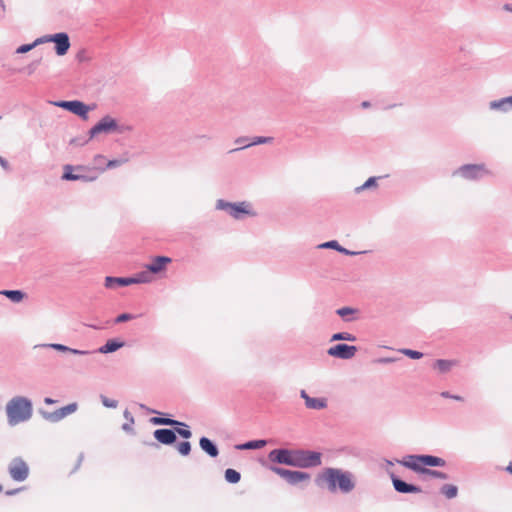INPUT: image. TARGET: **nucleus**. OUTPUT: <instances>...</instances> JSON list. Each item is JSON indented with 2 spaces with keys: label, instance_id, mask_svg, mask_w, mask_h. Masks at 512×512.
<instances>
[{
  "label": "nucleus",
  "instance_id": "6e6552de",
  "mask_svg": "<svg viewBox=\"0 0 512 512\" xmlns=\"http://www.w3.org/2000/svg\"><path fill=\"white\" fill-rule=\"evenodd\" d=\"M172 262L171 258L166 256H157L151 259V262L147 264L146 270L141 273H147L149 282L153 280L152 274H159L166 270L168 264Z\"/></svg>",
  "mask_w": 512,
  "mask_h": 512
},
{
  "label": "nucleus",
  "instance_id": "f257e3e1",
  "mask_svg": "<svg viewBox=\"0 0 512 512\" xmlns=\"http://www.w3.org/2000/svg\"><path fill=\"white\" fill-rule=\"evenodd\" d=\"M400 464L414 472L426 474L434 478L446 480L447 474L428 469L427 467H442L445 465V460L432 455H409L405 457Z\"/></svg>",
  "mask_w": 512,
  "mask_h": 512
},
{
  "label": "nucleus",
  "instance_id": "473e14b6",
  "mask_svg": "<svg viewBox=\"0 0 512 512\" xmlns=\"http://www.w3.org/2000/svg\"><path fill=\"white\" fill-rule=\"evenodd\" d=\"M270 142H272L271 137H256L252 142L246 144L245 147H249V146L257 145V144H265V143H270Z\"/></svg>",
  "mask_w": 512,
  "mask_h": 512
},
{
  "label": "nucleus",
  "instance_id": "de8ad7c7",
  "mask_svg": "<svg viewBox=\"0 0 512 512\" xmlns=\"http://www.w3.org/2000/svg\"><path fill=\"white\" fill-rule=\"evenodd\" d=\"M452 399L457 400V401H462L463 400V398L461 396H458V395H453Z\"/></svg>",
  "mask_w": 512,
  "mask_h": 512
},
{
  "label": "nucleus",
  "instance_id": "e433bc0d",
  "mask_svg": "<svg viewBox=\"0 0 512 512\" xmlns=\"http://www.w3.org/2000/svg\"><path fill=\"white\" fill-rule=\"evenodd\" d=\"M176 431H177V433H178L180 436H182L183 438H186V439L190 438V437H191V435H192V434H191V431H190L189 429H181V428H179V429H177Z\"/></svg>",
  "mask_w": 512,
  "mask_h": 512
},
{
  "label": "nucleus",
  "instance_id": "a878e982",
  "mask_svg": "<svg viewBox=\"0 0 512 512\" xmlns=\"http://www.w3.org/2000/svg\"><path fill=\"white\" fill-rule=\"evenodd\" d=\"M150 422L155 425H169V426L183 425L182 423H180L176 420H173L170 418H163V417H153L150 419Z\"/></svg>",
  "mask_w": 512,
  "mask_h": 512
},
{
  "label": "nucleus",
  "instance_id": "5701e85b",
  "mask_svg": "<svg viewBox=\"0 0 512 512\" xmlns=\"http://www.w3.org/2000/svg\"><path fill=\"white\" fill-rule=\"evenodd\" d=\"M77 409V405L75 403L73 404H69L65 407H62L60 408L58 411H56L53 415V419L54 420H60L64 417H66L67 415L75 412Z\"/></svg>",
  "mask_w": 512,
  "mask_h": 512
},
{
  "label": "nucleus",
  "instance_id": "ea45409f",
  "mask_svg": "<svg viewBox=\"0 0 512 512\" xmlns=\"http://www.w3.org/2000/svg\"><path fill=\"white\" fill-rule=\"evenodd\" d=\"M321 247H331V248H337L338 249V243L336 241H330V242H327V243L321 245ZM339 250L342 251L341 248H339Z\"/></svg>",
  "mask_w": 512,
  "mask_h": 512
},
{
  "label": "nucleus",
  "instance_id": "09e8293b",
  "mask_svg": "<svg viewBox=\"0 0 512 512\" xmlns=\"http://www.w3.org/2000/svg\"><path fill=\"white\" fill-rule=\"evenodd\" d=\"M55 347H56L57 349H60V350H66V349H67V347H65V346H63V345H55Z\"/></svg>",
  "mask_w": 512,
  "mask_h": 512
},
{
  "label": "nucleus",
  "instance_id": "39448f33",
  "mask_svg": "<svg viewBox=\"0 0 512 512\" xmlns=\"http://www.w3.org/2000/svg\"><path fill=\"white\" fill-rule=\"evenodd\" d=\"M148 282L149 277L147 273H138L134 277L127 278L108 276L105 278V287L108 289H115L117 287Z\"/></svg>",
  "mask_w": 512,
  "mask_h": 512
},
{
  "label": "nucleus",
  "instance_id": "79ce46f5",
  "mask_svg": "<svg viewBox=\"0 0 512 512\" xmlns=\"http://www.w3.org/2000/svg\"><path fill=\"white\" fill-rule=\"evenodd\" d=\"M22 489H23V488H18V489H13V490H8V491H6V492H5V494H6V495H8V496H12V495H14V494L18 493L19 491H21Z\"/></svg>",
  "mask_w": 512,
  "mask_h": 512
},
{
  "label": "nucleus",
  "instance_id": "603ef678",
  "mask_svg": "<svg viewBox=\"0 0 512 512\" xmlns=\"http://www.w3.org/2000/svg\"><path fill=\"white\" fill-rule=\"evenodd\" d=\"M369 105H370L369 102H366V101L362 103V107H364V108L369 107Z\"/></svg>",
  "mask_w": 512,
  "mask_h": 512
},
{
  "label": "nucleus",
  "instance_id": "423d86ee",
  "mask_svg": "<svg viewBox=\"0 0 512 512\" xmlns=\"http://www.w3.org/2000/svg\"><path fill=\"white\" fill-rule=\"evenodd\" d=\"M8 472L14 481H25L29 476L28 464L21 458H14L8 465Z\"/></svg>",
  "mask_w": 512,
  "mask_h": 512
},
{
  "label": "nucleus",
  "instance_id": "cd10ccee",
  "mask_svg": "<svg viewBox=\"0 0 512 512\" xmlns=\"http://www.w3.org/2000/svg\"><path fill=\"white\" fill-rule=\"evenodd\" d=\"M43 43V38H38L36 39L33 43L31 44H24V45H21L17 48L16 50V53L18 54H24V53H27L29 51H31L34 47H36L37 45Z\"/></svg>",
  "mask_w": 512,
  "mask_h": 512
},
{
  "label": "nucleus",
  "instance_id": "4be33fe9",
  "mask_svg": "<svg viewBox=\"0 0 512 512\" xmlns=\"http://www.w3.org/2000/svg\"><path fill=\"white\" fill-rule=\"evenodd\" d=\"M455 365L456 361L439 359L435 361L433 367L440 373H446Z\"/></svg>",
  "mask_w": 512,
  "mask_h": 512
},
{
  "label": "nucleus",
  "instance_id": "a211bd4d",
  "mask_svg": "<svg viewBox=\"0 0 512 512\" xmlns=\"http://www.w3.org/2000/svg\"><path fill=\"white\" fill-rule=\"evenodd\" d=\"M392 483L397 492L400 493H420L421 489L418 486L408 484L395 476H392Z\"/></svg>",
  "mask_w": 512,
  "mask_h": 512
},
{
  "label": "nucleus",
  "instance_id": "a18cd8bd",
  "mask_svg": "<svg viewBox=\"0 0 512 512\" xmlns=\"http://www.w3.org/2000/svg\"><path fill=\"white\" fill-rule=\"evenodd\" d=\"M236 143H237V144L242 145V147H241V148H245V145L247 144V143H246V140H245L244 138H238V139L236 140Z\"/></svg>",
  "mask_w": 512,
  "mask_h": 512
},
{
  "label": "nucleus",
  "instance_id": "dca6fc26",
  "mask_svg": "<svg viewBox=\"0 0 512 512\" xmlns=\"http://www.w3.org/2000/svg\"><path fill=\"white\" fill-rule=\"evenodd\" d=\"M301 397L305 400V405L309 409H324L327 406V401L325 398H312L310 397L305 390H302L300 393Z\"/></svg>",
  "mask_w": 512,
  "mask_h": 512
},
{
  "label": "nucleus",
  "instance_id": "7c9ffc66",
  "mask_svg": "<svg viewBox=\"0 0 512 512\" xmlns=\"http://www.w3.org/2000/svg\"><path fill=\"white\" fill-rule=\"evenodd\" d=\"M355 339H356L355 336L348 332L336 333L331 338L332 341H336V340L355 341Z\"/></svg>",
  "mask_w": 512,
  "mask_h": 512
},
{
  "label": "nucleus",
  "instance_id": "9b49d317",
  "mask_svg": "<svg viewBox=\"0 0 512 512\" xmlns=\"http://www.w3.org/2000/svg\"><path fill=\"white\" fill-rule=\"evenodd\" d=\"M357 351L356 346H350L347 344H337L328 349V354L332 357L340 359H350Z\"/></svg>",
  "mask_w": 512,
  "mask_h": 512
},
{
  "label": "nucleus",
  "instance_id": "2eb2a0df",
  "mask_svg": "<svg viewBox=\"0 0 512 512\" xmlns=\"http://www.w3.org/2000/svg\"><path fill=\"white\" fill-rule=\"evenodd\" d=\"M462 177L466 179H476L485 173L483 165H464L457 171Z\"/></svg>",
  "mask_w": 512,
  "mask_h": 512
},
{
  "label": "nucleus",
  "instance_id": "2f4dec72",
  "mask_svg": "<svg viewBox=\"0 0 512 512\" xmlns=\"http://www.w3.org/2000/svg\"><path fill=\"white\" fill-rule=\"evenodd\" d=\"M177 450L181 455L186 456L190 453L191 445L188 441L181 442L177 445Z\"/></svg>",
  "mask_w": 512,
  "mask_h": 512
},
{
  "label": "nucleus",
  "instance_id": "5fc2aeb1",
  "mask_svg": "<svg viewBox=\"0 0 512 512\" xmlns=\"http://www.w3.org/2000/svg\"><path fill=\"white\" fill-rule=\"evenodd\" d=\"M0 5L2 6L3 9H5V5H4L3 0H0Z\"/></svg>",
  "mask_w": 512,
  "mask_h": 512
},
{
  "label": "nucleus",
  "instance_id": "b1692460",
  "mask_svg": "<svg viewBox=\"0 0 512 512\" xmlns=\"http://www.w3.org/2000/svg\"><path fill=\"white\" fill-rule=\"evenodd\" d=\"M0 293L13 302H20L25 298V294L20 290H4Z\"/></svg>",
  "mask_w": 512,
  "mask_h": 512
},
{
  "label": "nucleus",
  "instance_id": "0eeeda50",
  "mask_svg": "<svg viewBox=\"0 0 512 512\" xmlns=\"http://www.w3.org/2000/svg\"><path fill=\"white\" fill-rule=\"evenodd\" d=\"M42 38H43V43H46V42H54L55 43L56 54L59 56L65 55L70 48L69 37L66 33H63V32L56 33L53 35L44 36Z\"/></svg>",
  "mask_w": 512,
  "mask_h": 512
},
{
  "label": "nucleus",
  "instance_id": "1a4fd4ad",
  "mask_svg": "<svg viewBox=\"0 0 512 512\" xmlns=\"http://www.w3.org/2000/svg\"><path fill=\"white\" fill-rule=\"evenodd\" d=\"M271 471L285 479L290 484H297L310 479L308 473L301 471H291L280 467H271Z\"/></svg>",
  "mask_w": 512,
  "mask_h": 512
},
{
  "label": "nucleus",
  "instance_id": "f8f14e48",
  "mask_svg": "<svg viewBox=\"0 0 512 512\" xmlns=\"http://www.w3.org/2000/svg\"><path fill=\"white\" fill-rule=\"evenodd\" d=\"M116 128V121L110 116H105L90 130V136L94 137L100 133H108L116 130Z\"/></svg>",
  "mask_w": 512,
  "mask_h": 512
},
{
  "label": "nucleus",
  "instance_id": "20e7f679",
  "mask_svg": "<svg viewBox=\"0 0 512 512\" xmlns=\"http://www.w3.org/2000/svg\"><path fill=\"white\" fill-rule=\"evenodd\" d=\"M321 464L320 454L317 452L292 450V466L294 467H311Z\"/></svg>",
  "mask_w": 512,
  "mask_h": 512
},
{
  "label": "nucleus",
  "instance_id": "a19ab883",
  "mask_svg": "<svg viewBox=\"0 0 512 512\" xmlns=\"http://www.w3.org/2000/svg\"><path fill=\"white\" fill-rule=\"evenodd\" d=\"M104 160H105V157H104L103 155H96V156L94 157V162H95L96 164H98V165L103 164Z\"/></svg>",
  "mask_w": 512,
  "mask_h": 512
},
{
  "label": "nucleus",
  "instance_id": "8fccbe9b",
  "mask_svg": "<svg viewBox=\"0 0 512 512\" xmlns=\"http://www.w3.org/2000/svg\"><path fill=\"white\" fill-rule=\"evenodd\" d=\"M53 402H54V401H53L52 399H50V398H46V399H45V403H47V404H51V403H53Z\"/></svg>",
  "mask_w": 512,
  "mask_h": 512
},
{
  "label": "nucleus",
  "instance_id": "7ed1b4c3",
  "mask_svg": "<svg viewBox=\"0 0 512 512\" xmlns=\"http://www.w3.org/2000/svg\"><path fill=\"white\" fill-rule=\"evenodd\" d=\"M320 479L327 483L330 491H335L339 488L342 492L348 493L355 486L350 473L335 468L324 470L320 475Z\"/></svg>",
  "mask_w": 512,
  "mask_h": 512
},
{
  "label": "nucleus",
  "instance_id": "3c124183",
  "mask_svg": "<svg viewBox=\"0 0 512 512\" xmlns=\"http://www.w3.org/2000/svg\"><path fill=\"white\" fill-rule=\"evenodd\" d=\"M123 429L127 430V431L131 430V428L128 424L123 425Z\"/></svg>",
  "mask_w": 512,
  "mask_h": 512
},
{
  "label": "nucleus",
  "instance_id": "ddd939ff",
  "mask_svg": "<svg viewBox=\"0 0 512 512\" xmlns=\"http://www.w3.org/2000/svg\"><path fill=\"white\" fill-rule=\"evenodd\" d=\"M73 170L85 171V170H87V168L85 166L73 167L71 165H65L62 179L68 180V181H75V180L93 181V180H95V177H87V176L80 175V174H74Z\"/></svg>",
  "mask_w": 512,
  "mask_h": 512
},
{
  "label": "nucleus",
  "instance_id": "72a5a7b5",
  "mask_svg": "<svg viewBox=\"0 0 512 512\" xmlns=\"http://www.w3.org/2000/svg\"><path fill=\"white\" fill-rule=\"evenodd\" d=\"M402 353L412 359H420L423 354L421 352L411 350V349H404L402 350Z\"/></svg>",
  "mask_w": 512,
  "mask_h": 512
},
{
  "label": "nucleus",
  "instance_id": "4d7b16f0",
  "mask_svg": "<svg viewBox=\"0 0 512 512\" xmlns=\"http://www.w3.org/2000/svg\"><path fill=\"white\" fill-rule=\"evenodd\" d=\"M509 470L512 471V467H509Z\"/></svg>",
  "mask_w": 512,
  "mask_h": 512
},
{
  "label": "nucleus",
  "instance_id": "c85d7f7f",
  "mask_svg": "<svg viewBox=\"0 0 512 512\" xmlns=\"http://www.w3.org/2000/svg\"><path fill=\"white\" fill-rule=\"evenodd\" d=\"M266 445L265 440L249 441L245 444L240 445L239 449H260Z\"/></svg>",
  "mask_w": 512,
  "mask_h": 512
},
{
  "label": "nucleus",
  "instance_id": "37998d69",
  "mask_svg": "<svg viewBox=\"0 0 512 512\" xmlns=\"http://www.w3.org/2000/svg\"><path fill=\"white\" fill-rule=\"evenodd\" d=\"M103 403L108 406V407H116L117 405V402L112 400V401H107V400H104Z\"/></svg>",
  "mask_w": 512,
  "mask_h": 512
},
{
  "label": "nucleus",
  "instance_id": "c756f323",
  "mask_svg": "<svg viewBox=\"0 0 512 512\" xmlns=\"http://www.w3.org/2000/svg\"><path fill=\"white\" fill-rule=\"evenodd\" d=\"M240 473L234 469H227L225 471V479L230 483H237L240 481Z\"/></svg>",
  "mask_w": 512,
  "mask_h": 512
},
{
  "label": "nucleus",
  "instance_id": "9d476101",
  "mask_svg": "<svg viewBox=\"0 0 512 512\" xmlns=\"http://www.w3.org/2000/svg\"><path fill=\"white\" fill-rule=\"evenodd\" d=\"M54 105L64 108L85 120L88 118V112L90 111V108L87 105L78 100L54 102Z\"/></svg>",
  "mask_w": 512,
  "mask_h": 512
},
{
  "label": "nucleus",
  "instance_id": "c9c22d12",
  "mask_svg": "<svg viewBox=\"0 0 512 512\" xmlns=\"http://www.w3.org/2000/svg\"><path fill=\"white\" fill-rule=\"evenodd\" d=\"M131 319H133V316L131 314L123 313V314H120L116 318V322L117 323H122V322H125V321H128V320H131Z\"/></svg>",
  "mask_w": 512,
  "mask_h": 512
},
{
  "label": "nucleus",
  "instance_id": "412c9836",
  "mask_svg": "<svg viewBox=\"0 0 512 512\" xmlns=\"http://www.w3.org/2000/svg\"><path fill=\"white\" fill-rule=\"evenodd\" d=\"M199 444L200 447L211 457H216L218 455V449L208 438L202 437L199 441Z\"/></svg>",
  "mask_w": 512,
  "mask_h": 512
},
{
  "label": "nucleus",
  "instance_id": "393cba45",
  "mask_svg": "<svg viewBox=\"0 0 512 512\" xmlns=\"http://www.w3.org/2000/svg\"><path fill=\"white\" fill-rule=\"evenodd\" d=\"M124 345V343L122 342H117L115 340H109L106 342L105 345H103L99 351L101 353H111V352H114L116 350H118L119 348H121L122 346Z\"/></svg>",
  "mask_w": 512,
  "mask_h": 512
},
{
  "label": "nucleus",
  "instance_id": "aec40b11",
  "mask_svg": "<svg viewBox=\"0 0 512 512\" xmlns=\"http://www.w3.org/2000/svg\"><path fill=\"white\" fill-rule=\"evenodd\" d=\"M490 107L492 109H498L503 112H508L512 110V96L503 98L499 101L491 102Z\"/></svg>",
  "mask_w": 512,
  "mask_h": 512
},
{
  "label": "nucleus",
  "instance_id": "6ab92c4d",
  "mask_svg": "<svg viewBox=\"0 0 512 512\" xmlns=\"http://www.w3.org/2000/svg\"><path fill=\"white\" fill-rule=\"evenodd\" d=\"M230 215L236 219L240 218L242 214L253 215L250 211V205L242 202L237 204H228Z\"/></svg>",
  "mask_w": 512,
  "mask_h": 512
},
{
  "label": "nucleus",
  "instance_id": "864d4df0",
  "mask_svg": "<svg viewBox=\"0 0 512 512\" xmlns=\"http://www.w3.org/2000/svg\"><path fill=\"white\" fill-rule=\"evenodd\" d=\"M73 353L75 354H84L85 352L83 351H78V350H72Z\"/></svg>",
  "mask_w": 512,
  "mask_h": 512
},
{
  "label": "nucleus",
  "instance_id": "f704fd0d",
  "mask_svg": "<svg viewBox=\"0 0 512 512\" xmlns=\"http://www.w3.org/2000/svg\"><path fill=\"white\" fill-rule=\"evenodd\" d=\"M376 185V178L370 177L361 187H359L357 190H364L368 189L370 187H373Z\"/></svg>",
  "mask_w": 512,
  "mask_h": 512
},
{
  "label": "nucleus",
  "instance_id": "c03bdc74",
  "mask_svg": "<svg viewBox=\"0 0 512 512\" xmlns=\"http://www.w3.org/2000/svg\"><path fill=\"white\" fill-rule=\"evenodd\" d=\"M0 165L4 168V169H8L9 168V165H8V162L3 159L1 156H0Z\"/></svg>",
  "mask_w": 512,
  "mask_h": 512
},
{
  "label": "nucleus",
  "instance_id": "58836bf2",
  "mask_svg": "<svg viewBox=\"0 0 512 512\" xmlns=\"http://www.w3.org/2000/svg\"><path fill=\"white\" fill-rule=\"evenodd\" d=\"M121 164V161L119 160H109L106 164L107 168H114L116 166H119Z\"/></svg>",
  "mask_w": 512,
  "mask_h": 512
},
{
  "label": "nucleus",
  "instance_id": "4468645a",
  "mask_svg": "<svg viewBox=\"0 0 512 512\" xmlns=\"http://www.w3.org/2000/svg\"><path fill=\"white\" fill-rule=\"evenodd\" d=\"M269 459L272 462L292 466V450L275 449L269 453Z\"/></svg>",
  "mask_w": 512,
  "mask_h": 512
},
{
  "label": "nucleus",
  "instance_id": "bb28decb",
  "mask_svg": "<svg viewBox=\"0 0 512 512\" xmlns=\"http://www.w3.org/2000/svg\"><path fill=\"white\" fill-rule=\"evenodd\" d=\"M441 492L446 498L452 499L457 496L458 488L452 484H446L441 488Z\"/></svg>",
  "mask_w": 512,
  "mask_h": 512
},
{
  "label": "nucleus",
  "instance_id": "f03ea898",
  "mask_svg": "<svg viewBox=\"0 0 512 512\" xmlns=\"http://www.w3.org/2000/svg\"><path fill=\"white\" fill-rule=\"evenodd\" d=\"M6 414L10 425L27 421L32 415V404L24 397H14L6 405Z\"/></svg>",
  "mask_w": 512,
  "mask_h": 512
},
{
  "label": "nucleus",
  "instance_id": "f3484780",
  "mask_svg": "<svg viewBox=\"0 0 512 512\" xmlns=\"http://www.w3.org/2000/svg\"><path fill=\"white\" fill-rule=\"evenodd\" d=\"M155 439L161 444L170 445L175 442L176 434L170 429H157L154 431Z\"/></svg>",
  "mask_w": 512,
  "mask_h": 512
},
{
  "label": "nucleus",
  "instance_id": "4c0bfd02",
  "mask_svg": "<svg viewBox=\"0 0 512 512\" xmlns=\"http://www.w3.org/2000/svg\"><path fill=\"white\" fill-rule=\"evenodd\" d=\"M352 312H353V310H352L351 308H348V307H343V308H341V309H339V310L337 311V313H338L340 316H342V317H344V316H346V315H348V314H351Z\"/></svg>",
  "mask_w": 512,
  "mask_h": 512
},
{
  "label": "nucleus",
  "instance_id": "49530a36",
  "mask_svg": "<svg viewBox=\"0 0 512 512\" xmlns=\"http://www.w3.org/2000/svg\"><path fill=\"white\" fill-rule=\"evenodd\" d=\"M441 396L445 398H452L453 395H450L448 392H442Z\"/></svg>",
  "mask_w": 512,
  "mask_h": 512
},
{
  "label": "nucleus",
  "instance_id": "6e6d98bb",
  "mask_svg": "<svg viewBox=\"0 0 512 512\" xmlns=\"http://www.w3.org/2000/svg\"><path fill=\"white\" fill-rule=\"evenodd\" d=\"M3 490V486L0 484V493L2 492Z\"/></svg>",
  "mask_w": 512,
  "mask_h": 512
}]
</instances>
